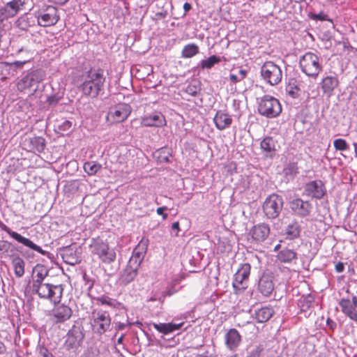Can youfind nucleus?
I'll return each mask as SVG.
<instances>
[{"instance_id":"nucleus-1","label":"nucleus","mask_w":357,"mask_h":357,"mask_svg":"<svg viewBox=\"0 0 357 357\" xmlns=\"http://www.w3.org/2000/svg\"><path fill=\"white\" fill-rule=\"evenodd\" d=\"M45 74L43 70H33L23 77L17 83V89L24 91L30 97L40 98L43 86L41 82L44 80Z\"/></svg>"},{"instance_id":"nucleus-2","label":"nucleus","mask_w":357,"mask_h":357,"mask_svg":"<svg viewBox=\"0 0 357 357\" xmlns=\"http://www.w3.org/2000/svg\"><path fill=\"white\" fill-rule=\"evenodd\" d=\"M83 82L79 89L83 94L92 98H96L102 89L105 78L100 70L88 71L82 76Z\"/></svg>"},{"instance_id":"nucleus-3","label":"nucleus","mask_w":357,"mask_h":357,"mask_svg":"<svg viewBox=\"0 0 357 357\" xmlns=\"http://www.w3.org/2000/svg\"><path fill=\"white\" fill-rule=\"evenodd\" d=\"M299 65L303 73L313 78H316L322 70L320 58L312 52H307L302 56Z\"/></svg>"},{"instance_id":"nucleus-4","label":"nucleus","mask_w":357,"mask_h":357,"mask_svg":"<svg viewBox=\"0 0 357 357\" xmlns=\"http://www.w3.org/2000/svg\"><path fill=\"white\" fill-rule=\"evenodd\" d=\"M89 247L91 254L97 255L103 263L110 264L116 259L114 250L102 239H93Z\"/></svg>"},{"instance_id":"nucleus-5","label":"nucleus","mask_w":357,"mask_h":357,"mask_svg":"<svg viewBox=\"0 0 357 357\" xmlns=\"http://www.w3.org/2000/svg\"><path fill=\"white\" fill-rule=\"evenodd\" d=\"M63 291L62 285L50 283L42 284V286L33 291L40 298L49 300L54 304L60 303Z\"/></svg>"},{"instance_id":"nucleus-6","label":"nucleus","mask_w":357,"mask_h":357,"mask_svg":"<svg viewBox=\"0 0 357 357\" xmlns=\"http://www.w3.org/2000/svg\"><path fill=\"white\" fill-rule=\"evenodd\" d=\"M260 74L264 82L271 86L278 84L282 78V69L273 61H266L261 67Z\"/></svg>"},{"instance_id":"nucleus-7","label":"nucleus","mask_w":357,"mask_h":357,"mask_svg":"<svg viewBox=\"0 0 357 357\" xmlns=\"http://www.w3.org/2000/svg\"><path fill=\"white\" fill-rule=\"evenodd\" d=\"M258 110L261 115L268 118H273L280 114L282 107L277 98L266 95L260 99Z\"/></svg>"},{"instance_id":"nucleus-8","label":"nucleus","mask_w":357,"mask_h":357,"mask_svg":"<svg viewBox=\"0 0 357 357\" xmlns=\"http://www.w3.org/2000/svg\"><path fill=\"white\" fill-rule=\"evenodd\" d=\"M283 207L282 198L276 195H269L263 204V211L265 215L269 219H275L280 215Z\"/></svg>"},{"instance_id":"nucleus-9","label":"nucleus","mask_w":357,"mask_h":357,"mask_svg":"<svg viewBox=\"0 0 357 357\" xmlns=\"http://www.w3.org/2000/svg\"><path fill=\"white\" fill-rule=\"evenodd\" d=\"M91 323L93 331L102 335L109 328L111 318L107 312L95 310L91 313Z\"/></svg>"},{"instance_id":"nucleus-10","label":"nucleus","mask_w":357,"mask_h":357,"mask_svg":"<svg viewBox=\"0 0 357 357\" xmlns=\"http://www.w3.org/2000/svg\"><path fill=\"white\" fill-rule=\"evenodd\" d=\"M139 255H133L123 270L119 278V283L123 285H127L130 283L136 278L137 270L141 264Z\"/></svg>"},{"instance_id":"nucleus-11","label":"nucleus","mask_w":357,"mask_h":357,"mask_svg":"<svg viewBox=\"0 0 357 357\" xmlns=\"http://www.w3.org/2000/svg\"><path fill=\"white\" fill-rule=\"evenodd\" d=\"M250 269L251 266L249 264H243L234 274L232 285L236 294H240L247 288Z\"/></svg>"},{"instance_id":"nucleus-12","label":"nucleus","mask_w":357,"mask_h":357,"mask_svg":"<svg viewBox=\"0 0 357 357\" xmlns=\"http://www.w3.org/2000/svg\"><path fill=\"white\" fill-rule=\"evenodd\" d=\"M132 109L129 105L120 103L110 107L107 118L112 123H120L128 117Z\"/></svg>"},{"instance_id":"nucleus-13","label":"nucleus","mask_w":357,"mask_h":357,"mask_svg":"<svg viewBox=\"0 0 357 357\" xmlns=\"http://www.w3.org/2000/svg\"><path fill=\"white\" fill-rule=\"evenodd\" d=\"M342 312L357 324V296H353L352 300L342 298L339 301Z\"/></svg>"},{"instance_id":"nucleus-14","label":"nucleus","mask_w":357,"mask_h":357,"mask_svg":"<svg viewBox=\"0 0 357 357\" xmlns=\"http://www.w3.org/2000/svg\"><path fill=\"white\" fill-rule=\"evenodd\" d=\"M38 23L42 26L54 25L59 20L57 9L54 6H48L46 10L41 11L37 16Z\"/></svg>"},{"instance_id":"nucleus-15","label":"nucleus","mask_w":357,"mask_h":357,"mask_svg":"<svg viewBox=\"0 0 357 357\" xmlns=\"http://www.w3.org/2000/svg\"><path fill=\"white\" fill-rule=\"evenodd\" d=\"M326 190L324 183L320 180L312 181L307 183L305 186L304 193L307 196L320 199L326 194Z\"/></svg>"},{"instance_id":"nucleus-16","label":"nucleus","mask_w":357,"mask_h":357,"mask_svg":"<svg viewBox=\"0 0 357 357\" xmlns=\"http://www.w3.org/2000/svg\"><path fill=\"white\" fill-rule=\"evenodd\" d=\"M270 234V228L268 225L261 223L254 226L249 231L250 239L252 242L259 244L264 241Z\"/></svg>"},{"instance_id":"nucleus-17","label":"nucleus","mask_w":357,"mask_h":357,"mask_svg":"<svg viewBox=\"0 0 357 357\" xmlns=\"http://www.w3.org/2000/svg\"><path fill=\"white\" fill-rule=\"evenodd\" d=\"M140 124L145 127H163L166 125V120L160 112H153L144 115L140 119Z\"/></svg>"},{"instance_id":"nucleus-18","label":"nucleus","mask_w":357,"mask_h":357,"mask_svg":"<svg viewBox=\"0 0 357 357\" xmlns=\"http://www.w3.org/2000/svg\"><path fill=\"white\" fill-rule=\"evenodd\" d=\"M290 208L296 215L305 217L310 214L312 207L309 202L296 198L290 202Z\"/></svg>"},{"instance_id":"nucleus-19","label":"nucleus","mask_w":357,"mask_h":357,"mask_svg":"<svg viewBox=\"0 0 357 357\" xmlns=\"http://www.w3.org/2000/svg\"><path fill=\"white\" fill-rule=\"evenodd\" d=\"M73 314L72 309L67 305L56 303L52 310V314L56 322H64L68 320Z\"/></svg>"},{"instance_id":"nucleus-20","label":"nucleus","mask_w":357,"mask_h":357,"mask_svg":"<svg viewBox=\"0 0 357 357\" xmlns=\"http://www.w3.org/2000/svg\"><path fill=\"white\" fill-rule=\"evenodd\" d=\"M26 3V0H13L1 8L0 10L4 15V17H13L16 15L20 10L24 8Z\"/></svg>"},{"instance_id":"nucleus-21","label":"nucleus","mask_w":357,"mask_h":357,"mask_svg":"<svg viewBox=\"0 0 357 357\" xmlns=\"http://www.w3.org/2000/svg\"><path fill=\"white\" fill-rule=\"evenodd\" d=\"M225 342L230 351H236L241 342V335L235 328L229 329L225 335Z\"/></svg>"},{"instance_id":"nucleus-22","label":"nucleus","mask_w":357,"mask_h":357,"mask_svg":"<svg viewBox=\"0 0 357 357\" xmlns=\"http://www.w3.org/2000/svg\"><path fill=\"white\" fill-rule=\"evenodd\" d=\"M33 283H32V291L45 284L44 280L47 276L48 271L43 265H36L33 271Z\"/></svg>"},{"instance_id":"nucleus-23","label":"nucleus","mask_w":357,"mask_h":357,"mask_svg":"<svg viewBox=\"0 0 357 357\" xmlns=\"http://www.w3.org/2000/svg\"><path fill=\"white\" fill-rule=\"evenodd\" d=\"M213 121L215 127L220 130H223L229 128L232 123V118L231 115L226 113L222 110H219L216 112Z\"/></svg>"},{"instance_id":"nucleus-24","label":"nucleus","mask_w":357,"mask_h":357,"mask_svg":"<svg viewBox=\"0 0 357 357\" xmlns=\"http://www.w3.org/2000/svg\"><path fill=\"white\" fill-rule=\"evenodd\" d=\"M258 289L264 296H270L274 289L272 276L268 274H264L259 280Z\"/></svg>"},{"instance_id":"nucleus-25","label":"nucleus","mask_w":357,"mask_h":357,"mask_svg":"<svg viewBox=\"0 0 357 357\" xmlns=\"http://www.w3.org/2000/svg\"><path fill=\"white\" fill-rule=\"evenodd\" d=\"M276 258L277 262L293 264L296 263L297 254L292 250L285 248L278 252Z\"/></svg>"},{"instance_id":"nucleus-26","label":"nucleus","mask_w":357,"mask_h":357,"mask_svg":"<svg viewBox=\"0 0 357 357\" xmlns=\"http://www.w3.org/2000/svg\"><path fill=\"white\" fill-rule=\"evenodd\" d=\"M339 82L337 77L333 76H327L324 77L321 83V89L324 94L330 97L333 91L338 86Z\"/></svg>"},{"instance_id":"nucleus-27","label":"nucleus","mask_w":357,"mask_h":357,"mask_svg":"<svg viewBox=\"0 0 357 357\" xmlns=\"http://www.w3.org/2000/svg\"><path fill=\"white\" fill-rule=\"evenodd\" d=\"M183 322H181L178 324L174 323H160V324H153V328L157 330L158 332L162 333L165 335L174 332L175 331L179 330L183 326Z\"/></svg>"},{"instance_id":"nucleus-28","label":"nucleus","mask_w":357,"mask_h":357,"mask_svg":"<svg viewBox=\"0 0 357 357\" xmlns=\"http://www.w3.org/2000/svg\"><path fill=\"white\" fill-rule=\"evenodd\" d=\"M301 226L296 221H292L286 227L284 234L288 239H294L299 236Z\"/></svg>"},{"instance_id":"nucleus-29","label":"nucleus","mask_w":357,"mask_h":357,"mask_svg":"<svg viewBox=\"0 0 357 357\" xmlns=\"http://www.w3.org/2000/svg\"><path fill=\"white\" fill-rule=\"evenodd\" d=\"M274 314L271 307H263L255 312V318L259 323H264L268 321Z\"/></svg>"},{"instance_id":"nucleus-30","label":"nucleus","mask_w":357,"mask_h":357,"mask_svg":"<svg viewBox=\"0 0 357 357\" xmlns=\"http://www.w3.org/2000/svg\"><path fill=\"white\" fill-rule=\"evenodd\" d=\"M12 264L14 268V272L17 278H21L24 274L25 263L24 260L18 255H13Z\"/></svg>"},{"instance_id":"nucleus-31","label":"nucleus","mask_w":357,"mask_h":357,"mask_svg":"<svg viewBox=\"0 0 357 357\" xmlns=\"http://www.w3.org/2000/svg\"><path fill=\"white\" fill-rule=\"evenodd\" d=\"M261 149L266 156L272 157L275 151V141L272 137H265L261 142Z\"/></svg>"},{"instance_id":"nucleus-32","label":"nucleus","mask_w":357,"mask_h":357,"mask_svg":"<svg viewBox=\"0 0 357 357\" xmlns=\"http://www.w3.org/2000/svg\"><path fill=\"white\" fill-rule=\"evenodd\" d=\"M199 53V47L194 43L186 45L183 47L181 52V57L188 59Z\"/></svg>"},{"instance_id":"nucleus-33","label":"nucleus","mask_w":357,"mask_h":357,"mask_svg":"<svg viewBox=\"0 0 357 357\" xmlns=\"http://www.w3.org/2000/svg\"><path fill=\"white\" fill-rule=\"evenodd\" d=\"M101 168V165L96 162H87L84 165V169L89 175L96 174Z\"/></svg>"},{"instance_id":"nucleus-34","label":"nucleus","mask_w":357,"mask_h":357,"mask_svg":"<svg viewBox=\"0 0 357 357\" xmlns=\"http://www.w3.org/2000/svg\"><path fill=\"white\" fill-rule=\"evenodd\" d=\"M220 58L215 55L211 56L207 59L202 60L200 63L201 67L204 69H211L215 64L219 63Z\"/></svg>"},{"instance_id":"nucleus-35","label":"nucleus","mask_w":357,"mask_h":357,"mask_svg":"<svg viewBox=\"0 0 357 357\" xmlns=\"http://www.w3.org/2000/svg\"><path fill=\"white\" fill-rule=\"evenodd\" d=\"M200 84L198 81L191 82L185 88V92L192 96H195L199 92Z\"/></svg>"},{"instance_id":"nucleus-36","label":"nucleus","mask_w":357,"mask_h":357,"mask_svg":"<svg viewBox=\"0 0 357 357\" xmlns=\"http://www.w3.org/2000/svg\"><path fill=\"white\" fill-rule=\"evenodd\" d=\"M10 250V243L7 241H0V257L8 256Z\"/></svg>"},{"instance_id":"nucleus-37","label":"nucleus","mask_w":357,"mask_h":357,"mask_svg":"<svg viewBox=\"0 0 357 357\" xmlns=\"http://www.w3.org/2000/svg\"><path fill=\"white\" fill-rule=\"evenodd\" d=\"M334 147L336 150L346 151L349 149L347 142L341 138L337 139L333 142Z\"/></svg>"},{"instance_id":"nucleus-38","label":"nucleus","mask_w":357,"mask_h":357,"mask_svg":"<svg viewBox=\"0 0 357 357\" xmlns=\"http://www.w3.org/2000/svg\"><path fill=\"white\" fill-rule=\"evenodd\" d=\"M72 126V122L68 120H65L61 123L58 124L57 129L58 132H67Z\"/></svg>"},{"instance_id":"nucleus-39","label":"nucleus","mask_w":357,"mask_h":357,"mask_svg":"<svg viewBox=\"0 0 357 357\" xmlns=\"http://www.w3.org/2000/svg\"><path fill=\"white\" fill-rule=\"evenodd\" d=\"M284 172L286 175L289 174L291 176H294L297 173L296 167L295 166V165L291 164L288 165L286 168H284Z\"/></svg>"},{"instance_id":"nucleus-40","label":"nucleus","mask_w":357,"mask_h":357,"mask_svg":"<svg viewBox=\"0 0 357 357\" xmlns=\"http://www.w3.org/2000/svg\"><path fill=\"white\" fill-rule=\"evenodd\" d=\"M98 301L102 305H107L109 306L114 305V301L107 296H101L98 298Z\"/></svg>"},{"instance_id":"nucleus-41","label":"nucleus","mask_w":357,"mask_h":357,"mask_svg":"<svg viewBox=\"0 0 357 357\" xmlns=\"http://www.w3.org/2000/svg\"><path fill=\"white\" fill-rule=\"evenodd\" d=\"M262 348L260 346H257L253 348L249 353L248 357H259Z\"/></svg>"},{"instance_id":"nucleus-42","label":"nucleus","mask_w":357,"mask_h":357,"mask_svg":"<svg viewBox=\"0 0 357 357\" xmlns=\"http://www.w3.org/2000/svg\"><path fill=\"white\" fill-rule=\"evenodd\" d=\"M168 208L166 206H162V207H159L157 209V213L160 215H162V218L164 220H165L167 218V213H165L164 211H167Z\"/></svg>"},{"instance_id":"nucleus-43","label":"nucleus","mask_w":357,"mask_h":357,"mask_svg":"<svg viewBox=\"0 0 357 357\" xmlns=\"http://www.w3.org/2000/svg\"><path fill=\"white\" fill-rule=\"evenodd\" d=\"M229 79H230L231 82L233 83H237V82L241 81V79L239 78V76L238 75H235V74H231L229 75Z\"/></svg>"},{"instance_id":"nucleus-44","label":"nucleus","mask_w":357,"mask_h":357,"mask_svg":"<svg viewBox=\"0 0 357 357\" xmlns=\"http://www.w3.org/2000/svg\"><path fill=\"white\" fill-rule=\"evenodd\" d=\"M248 71L246 70L241 69L238 70V75L239 76V78L241 79L242 80L246 77Z\"/></svg>"},{"instance_id":"nucleus-45","label":"nucleus","mask_w":357,"mask_h":357,"mask_svg":"<svg viewBox=\"0 0 357 357\" xmlns=\"http://www.w3.org/2000/svg\"><path fill=\"white\" fill-rule=\"evenodd\" d=\"M167 15V12H158L155 13V19L156 20H162L165 18Z\"/></svg>"},{"instance_id":"nucleus-46","label":"nucleus","mask_w":357,"mask_h":357,"mask_svg":"<svg viewBox=\"0 0 357 357\" xmlns=\"http://www.w3.org/2000/svg\"><path fill=\"white\" fill-rule=\"evenodd\" d=\"M326 324L332 330H334L336 327V324L331 319H327Z\"/></svg>"},{"instance_id":"nucleus-47","label":"nucleus","mask_w":357,"mask_h":357,"mask_svg":"<svg viewBox=\"0 0 357 357\" xmlns=\"http://www.w3.org/2000/svg\"><path fill=\"white\" fill-rule=\"evenodd\" d=\"M335 270L338 273L342 272L343 270H344V265H343V264L342 263L337 264L336 266H335Z\"/></svg>"},{"instance_id":"nucleus-48","label":"nucleus","mask_w":357,"mask_h":357,"mask_svg":"<svg viewBox=\"0 0 357 357\" xmlns=\"http://www.w3.org/2000/svg\"><path fill=\"white\" fill-rule=\"evenodd\" d=\"M172 228L173 230H176L177 231L176 236H178V231H179V223L178 222H175L172 224Z\"/></svg>"},{"instance_id":"nucleus-49","label":"nucleus","mask_w":357,"mask_h":357,"mask_svg":"<svg viewBox=\"0 0 357 357\" xmlns=\"http://www.w3.org/2000/svg\"><path fill=\"white\" fill-rule=\"evenodd\" d=\"M54 3L59 5H63L68 1V0H52Z\"/></svg>"},{"instance_id":"nucleus-50","label":"nucleus","mask_w":357,"mask_h":357,"mask_svg":"<svg viewBox=\"0 0 357 357\" xmlns=\"http://www.w3.org/2000/svg\"><path fill=\"white\" fill-rule=\"evenodd\" d=\"M127 324H123V323H118L116 324V329L117 330H122L126 326Z\"/></svg>"},{"instance_id":"nucleus-51","label":"nucleus","mask_w":357,"mask_h":357,"mask_svg":"<svg viewBox=\"0 0 357 357\" xmlns=\"http://www.w3.org/2000/svg\"><path fill=\"white\" fill-rule=\"evenodd\" d=\"M312 18L313 19H316V20H324V17L322 16V14L314 15L312 16Z\"/></svg>"},{"instance_id":"nucleus-52","label":"nucleus","mask_w":357,"mask_h":357,"mask_svg":"<svg viewBox=\"0 0 357 357\" xmlns=\"http://www.w3.org/2000/svg\"><path fill=\"white\" fill-rule=\"evenodd\" d=\"M191 8V5L188 3H185L184 5H183V9L185 10V12L190 10Z\"/></svg>"},{"instance_id":"nucleus-53","label":"nucleus","mask_w":357,"mask_h":357,"mask_svg":"<svg viewBox=\"0 0 357 357\" xmlns=\"http://www.w3.org/2000/svg\"><path fill=\"white\" fill-rule=\"evenodd\" d=\"M6 350V347L4 346V344H3V342H1L0 341V354H2Z\"/></svg>"},{"instance_id":"nucleus-54","label":"nucleus","mask_w":357,"mask_h":357,"mask_svg":"<svg viewBox=\"0 0 357 357\" xmlns=\"http://www.w3.org/2000/svg\"><path fill=\"white\" fill-rule=\"evenodd\" d=\"M26 62V61H15V66H22L23 64H24Z\"/></svg>"},{"instance_id":"nucleus-55","label":"nucleus","mask_w":357,"mask_h":357,"mask_svg":"<svg viewBox=\"0 0 357 357\" xmlns=\"http://www.w3.org/2000/svg\"><path fill=\"white\" fill-rule=\"evenodd\" d=\"M123 337H124V335H121V337H119L118 338L117 343L118 344H121L123 342Z\"/></svg>"},{"instance_id":"nucleus-56","label":"nucleus","mask_w":357,"mask_h":357,"mask_svg":"<svg viewBox=\"0 0 357 357\" xmlns=\"http://www.w3.org/2000/svg\"><path fill=\"white\" fill-rule=\"evenodd\" d=\"M43 357H53V356L46 351L43 354Z\"/></svg>"},{"instance_id":"nucleus-57","label":"nucleus","mask_w":357,"mask_h":357,"mask_svg":"<svg viewBox=\"0 0 357 357\" xmlns=\"http://www.w3.org/2000/svg\"><path fill=\"white\" fill-rule=\"evenodd\" d=\"M354 149H355V151L357 153V143H354Z\"/></svg>"},{"instance_id":"nucleus-58","label":"nucleus","mask_w":357,"mask_h":357,"mask_svg":"<svg viewBox=\"0 0 357 357\" xmlns=\"http://www.w3.org/2000/svg\"><path fill=\"white\" fill-rule=\"evenodd\" d=\"M280 245L279 244H278V245H277L275 247V249H274V250H277L280 248Z\"/></svg>"},{"instance_id":"nucleus-59","label":"nucleus","mask_w":357,"mask_h":357,"mask_svg":"<svg viewBox=\"0 0 357 357\" xmlns=\"http://www.w3.org/2000/svg\"><path fill=\"white\" fill-rule=\"evenodd\" d=\"M66 262L68 264H73L75 263L74 261H66Z\"/></svg>"},{"instance_id":"nucleus-60","label":"nucleus","mask_w":357,"mask_h":357,"mask_svg":"<svg viewBox=\"0 0 357 357\" xmlns=\"http://www.w3.org/2000/svg\"><path fill=\"white\" fill-rule=\"evenodd\" d=\"M197 357H207V356L200 355V356H197Z\"/></svg>"},{"instance_id":"nucleus-61","label":"nucleus","mask_w":357,"mask_h":357,"mask_svg":"<svg viewBox=\"0 0 357 357\" xmlns=\"http://www.w3.org/2000/svg\"><path fill=\"white\" fill-rule=\"evenodd\" d=\"M22 51H23V49H20V50H18V52H21Z\"/></svg>"}]
</instances>
